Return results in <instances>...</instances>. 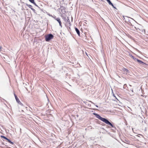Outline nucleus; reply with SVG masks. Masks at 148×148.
I'll list each match as a JSON object with an SVG mask.
<instances>
[{
    "instance_id": "12",
    "label": "nucleus",
    "mask_w": 148,
    "mask_h": 148,
    "mask_svg": "<svg viewBox=\"0 0 148 148\" xmlns=\"http://www.w3.org/2000/svg\"><path fill=\"white\" fill-rule=\"evenodd\" d=\"M6 140L8 142H9L10 143V144H12L13 143L9 139H8V138H7V139H6Z\"/></svg>"
},
{
    "instance_id": "15",
    "label": "nucleus",
    "mask_w": 148,
    "mask_h": 148,
    "mask_svg": "<svg viewBox=\"0 0 148 148\" xmlns=\"http://www.w3.org/2000/svg\"><path fill=\"white\" fill-rule=\"evenodd\" d=\"M126 70H127V71H128V70H127V69H126Z\"/></svg>"
},
{
    "instance_id": "8",
    "label": "nucleus",
    "mask_w": 148,
    "mask_h": 148,
    "mask_svg": "<svg viewBox=\"0 0 148 148\" xmlns=\"http://www.w3.org/2000/svg\"><path fill=\"white\" fill-rule=\"evenodd\" d=\"M130 56L131 58H132L134 60H136L137 59L136 58H135L134 56H133L132 55H130Z\"/></svg>"
},
{
    "instance_id": "2",
    "label": "nucleus",
    "mask_w": 148,
    "mask_h": 148,
    "mask_svg": "<svg viewBox=\"0 0 148 148\" xmlns=\"http://www.w3.org/2000/svg\"><path fill=\"white\" fill-rule=\"evenodd\" d=\"M53 38V36L52 34H49L45 37V39L46 41H48L52 39Z\"/></svg>"
},
{
    "instance_id": "3",
    "label": "nucleus",
    "mask_w": 148,
    "mask_h": 148,
    "mask_svg": "<svg viewBox=\"0 0 148 148\" xmlns=\"http://www.w3.org/2000/svg\"><path fill=\"white\" fill-rule=\"evenodd\" d=\"M14 96L15 97L17 101V102L21 106L23 105V104L20 102L18 98L16 95H14Z\"/></svg>"
},
{
    "instance_id": "14",
    "label": "nucleus",
    "mask_w": 148,
    "mask_h": 148,
    "mask_svg": "<svg viewBox=\"0 0 148 148\" xmlns=\"http://www.w3.org/2000/svg\"><path fill=\"white\" fill-rule=\"evenodd\" d=\"M2 48V47H0V52L1 51Z\"/></svg>"
},
{
    "instance_id": "4",
    "label": "nucleus",
    "mask_w": 148,
    "mask_h": 148,
    "mask_svg": "<svg viewBox=\"0 0 148 148\" xmlns=\"http://www.w3.org/2000/svg\"><path fill=\"white\" fill-rule=\"evenodd\" d=\"M55 19L58 22V23H59L61 27H62V24H61L62 23L60 20V19L59 18H55Z\"/></svg>"
},
{
    "instance_id": "9",
    "label": "nucleus",
    "mask_w": 148,
    "mask_h": 148,
    "mask_svg": "<svg viewBox=\"0 0 148 148\" xmlns=\"http://www.w3.org/2000/svg\"><path fill=\"white\" fill-rule=\"evenodd\" d=\"M31 3H33L34 5H36V3L34 2V0H29Z\"/></svg>"
},
{
    "instance_id": "5",
    "label": "nucleus",
    "mask_w": 148,
    "mask_h": 148,
    "mask_svg": "<svg viewBox=\"0 0 148 148\" xmlns=\"http://www.w3.org/2000/svg\"><path fill=\"white\" fill-rule=\"evenodd\" d=\"M107 1L108 2L109 5H111L113 8H115V7L114 6L112 3L111 2L110 0H107Z\"/></svg>"
},
{
    "instance_id": "10",
    "label": "nucleus",
    "mask_w": 148,
    "mask_h": 148,
    "mask_svg": "<svg viewBox=\"0 0 148 148\" xmlns=\"http://www.w3.org/2000/svg\"><path fill=\"white\" fill-rule=\"evenodd\" d=\"M136 60L137 61V62H139L140 64H142V63H143V62L142 61H141L140 60H139L137 59H136Z\"/></svg>"
},
{
    "instance_id": "11",
    "label": "nucleus",
    "mask_w": 148,
    "mask_h": 148,
    "mask_svg": "<svg viewBox=\"0 0 148 148\" xmlns=\"http://www.w3.org/2000/svg\"><path fill=\"white\" fill-rule=\"evenodd\" d=\"M26 8V6L25 5H22V10H25Z\"/></svg>"
},
{
    "instance_id": "1",
    "label": "nucleus",
    "mask_w": 148,
    "mask_h": 148,
    "mask_svg": "<svg viewBox=\"0 0 148 148\" xmlns=\"http://www.w3.org/2000/svg\"><path fill=\"white\" fill-rule=\"evenodd\" d=\"M93 114L96 116L97 118L102 121H103V122H104L106 124L111 126V127H114V126L108 120L102 117L96 113H94Z\"/></svg>"
},
{
    "instance_id": "7",
    "label": "nucleus",
    "mask_w": 148,
    "mask_h": 148,
    "mask_svg": "<svg viewBox=\"0 0 148 148\" xmlns=\"http://www.w3.org/2000/svg\"><path fill=\"white\" fill-rule=\"evenodd\" d=\"M26 5H27L29 8H30L33 11H34L35 10L34 9V8H32V6L31 5H28L27 4Z\"/></svg>"
},
{
    "instance_id": "13",
    "label": "nucleus",
    "mask_w": 148,
    "mask_h": 148,
    "mask_svg": "<svg viewBox=\"0 0 148 148\" xmlns=\"http://www.w3.org/2000/svg\"><path fill=\"white\" fill-rule=\"evenodd\" d=\"M1 137L5 139L6 140V139H7V138H6V137H5V136H1Z\"/></svg>"
},
{
    "instance_id": "6",
    "label": "nucleus",
    "mask_w": 148,
    "mask_h": 148,
    "mask_svg": "<svg viewBox=\"0 0 148 148\" xmlns=\"http://www.w3.org/2000/svg\"><path fill=\"white\" fill-rule=\"evenodd\" d=\"M75 30L76 32H77V34H78V35H79V36L80 35V32H79V29L77 28H75Z\"/></svg>"
},
{
    "instance_id": "16",
    "label": "nucleus",
    "mask_w": 148,
    "mask_h": 148,
    "mask_svg": "<svg viewBox=\"0 0 148 148\" xmlns=\"http://www.w3.org/2000/svg\"><path fill=\"white\" fill-rule=\"evenodd\" d=\"M147 75H148V74H147Z\"/></svg>"
}]
</instances>
